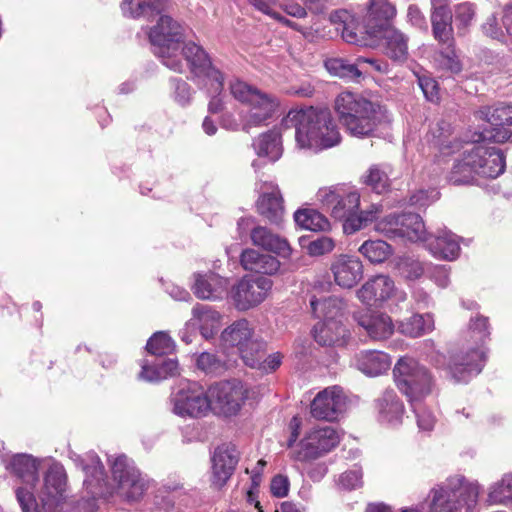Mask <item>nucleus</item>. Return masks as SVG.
<instances>
[{
  "label": "nucleus",
  "mask_w": 512,
  "mask_h": 512,
  "mask_svg": "<svg viewBox=\"0 0 512 512\" xmlns=\"http://www.w3.org/2000/svg\"><path fill=\"white\" fill-rule=\"evenodd\" d=\"M135 0H123L121 3V10L125 16L131 18L145 17L150 19L153 16L160 14L161 9L156 6H152L149 3L138 2L134 3Z\"/></svg>",
  "instance_id": "603ef678"
},
{
  "label": "nucleus",
  "mask_w": 512,
  "mask_h": 512,
  "mask_svg": "<svg viewBox=\"0 0 512 512\" xmlns=\"http://www.w3.org/2000/svg\"><path fill=\"white\" fill-rule=\"evenodd\" d=\"M347 398L338 386L320 391L311 403V415L318 420L336 421L344 414Z\"/></svg>",
  "instance_id": "a211bd4d"
},
{
  "label": "nucleus",
  "mask_w": 512,
  "mask_h": 512,
  "mask_svg": "<svg viewBox=\"0 0 512 512\" xmlns=\"http://www.w3.org/2000/svg\"><path fill=\"white\" fill-rule=\"evenodd\" d=\"M158 366V372H155L153 375H148L151 369L148 368L147 364H143L139 378L147 382H157L178 374V362L176 359L163 360Z\"/></svg>",
  "instance_id": "8fccbe9b"
},
{
  "label": "nucleus",
  "mask_w": 512,
  "mask_h": 512,
  "mask_svg": "<svg viewBox=\"0 0 512 512\" xmlns=\"http://www.w3.org/2000/svg\"><path fill=\"white\" fill-rule=\"evenodd\" d=\"M398 389L410 403L418 402L432 392L434 380L429 370L411 357H401L393 369Z\"/></svg>",
  "instance_id": "1a4fd4ad"
},
{
  "label": "nucleus",
  "mask_w": 512,
  "mask_h": 512,
  "mask_svg": "<svg viewBox=\"0 0 512 512\" xmlns=\"http://www.w3.org/2000/svg\"><path fill=\"white\" fill-rule=\"evenodd\" d=\"M82 469L86 474L84 485L91 489V493L97 494L94 489L101 486V482L104 480V467L95 454H90L87 459L81 461Z\"/></svg>",
  "instance_id": "c03bdc74"
},
{
  "label": "nucleus",
  "mask_w": 512,
  "mask_h": 512,
  "mask_svg": "<svg viewBox=\"0 0 512 512\" xmlns=\"http://www.w3.org/2000/svg\"><path fill=\"white\" fill-rule=\"evenodd\" d=\"M310 306L313 314L317 318H323V320L338 319L344 310V302L334 296H330L323 299H318L316 296H312L310 299Z\"/></svg>",
  "instance_id": "a19ab883"
},
{
  "label": "nucleus",
  "mask_w": 512,
  "mask_h": 512,
  "mask_svg": "<svg viewBox=\"0 0 512 512\" xmlns=\"http://www.w3.org/2000/svg\"><path fill=\"white\" fill-rule=\"evenodd\" d=\"M177 58L183 63V58L197 83L214 81L215 91L223 89L224 75L216 68L205 50L194 42H188L178 51Z\"/></svg>",
  "instance_id": "ddd939ff"
},
{
  "label": "nucleus",
  "mask_w": 512,
  "mask_h": 512,
  "mask_svg": "<svg viewBox=\"0 0 512 512\" xmlns=\"http://www.w3.org/2000/svg\"><path fill=\"white\" fill-rule=\"evenodd\" d=\"M358 252L372 264H381L389 259L393 247L384 240H366L358 248Z\"/></svg>",
  "instance_id": "79ce46f5"
},
{
  "label": "nucleus",
  "mask_w": 512,
  "mask_h": 512,
  "mask_svg": "<svg viewBox=\"0 0 512 512\" xmlns=\"http://www.w3.org/2000/svg\"><path fill=\"white\" fill-rule=\"evenodd\" d=\"M339 121L353 137L377 136L391 122L387 109L352 92H342L335 99Z\"/></svg>",
  "instance_id": "f03ea898"
},
{
  "label": "nucleus",
  "mask_w": 512,
  "mask_h": 512,
  "mask_svg": "<svg viewBox=\"0 0 512 512\" xmlns=\"http://www.w3.org/2000/svg\"><path fill=\"white\" fill-rule=\"evenodd\" d=\"M453 19L459 34H465L476 17V5L471 2H461L454 6Z\"/></svg>",
  "instance_id": "de8ad7c7"
},
{
  "label": "nucleus",
  "mask_w": 512,
  "mask_h": 512,
  "mask_svg": "<svg viewBox=\"0 0 512 512\" xmlns=\"http://www.w3.org/2000/svg\"><path fill=\"white\" fill-rule=\"evenodd\" d=\"M251 241L255 246L273 252L280 257L288 258L291 255V247L286 239L274 234L268 228L257 226L250 233Z\"/></svg>",
  "instance_id": "2f4dec72"
},
{
  "label": "nucleus",
  "mask_w": 512,
  "mask_h": 512,
  "mask_svg": "<svg viewBox=\"0 0 512 512\" xmlns=\"http://www.w3.org/2000/svg\"><path fill=\"white\" fill-rule=\"evenodd\" d=\"M253 148L259 157H266L271 162L278 161L283 154L280 132L273 129L260 134L254 139Z\"/></svg>",
  "instance_id": "e433bc0d"
},
{
  "label": "nucleus",
  "mask_w": 512,
  "mask_h": 512,
  "mask_svg": "<svg viewBox=\"0 0 512 512\" xmlns=\"http://www.w3.org/2000/svg\"><path fill=\"white\" fill-rule=\"evenodd\" d=\"M282 126L295 128V141L300 149L319 151L341 140L331 112L325 108L292 109L283 118Z\"/></svg>",
  "instance_id": "f257e3e1"
},
{
  "label": "nucleus",
  "mask_w": 512,
  "mask_h": 512,
  "mask_svg": "<svg viewBox=\"0 0 512 512\" xmlns=\"http://www.w3.org/2000/svg\"><path fill=\"white\" fill-rule=\"evenodd\" d=\"M375 230L389 239L413 243H425L429 234L420 215L414 213H391L376 222Z\"/></svg>",
  "instance_id": "9d476101"
},
{
  "label": "nucleus",
  "mask_w": 512,
  "mask_h": 512,
  "mask_svg": "<svg viewBox=\"0 0 512 512\" xmlns=\"http://www.w3.org/2000/svg\"><path fill=\"white\" fill-rule=\"evenodd\" d=\"M115 494L132 502L139 500L146 490V480L142 477L134 462L120 455L110 461Z\"/></svg>",
  "instance_id": "f8f14e48"
},
{
  "label": "nucleus",
  "mask_w": 512,
  "mask_h": 512,
  "mask_svg": "<svg viewBox=\"0 0 512 512\" xmlns=\"http://www.w3.org/2000/svg\"><path fill=\"white\" fill-rule=\"evenodd\" d=\"M325 67L331 75L350 80H358L363 73H368L369 70H360L359 64L349 63L343 58H331L325 61Z\"/></svg>",
  "instance_id": "37998d69"
},
{
  "label": "nucleus",
  "mask_w": 512,
  "mask_h": 512,
  "mask_svg": "<svg viewBox=\"0 0 512 512\" xmlns=\"http://www.w3.org/2000/svg\"><path fill=\"white\" fill-rule=\"evenodd\" d=\"M340 442V433L331 426L315 427L290 452L291 459L309 462L332 451Z\"/></svg>",
  "instance_id": "9b49d317"
},
{
  "label": "nucleus",
  "mask_w": 512,
  "mask_h": 512,
  "mask_svg": "<svg viewBox=\"0 0 512 512\" xmlns=\"http://www.w3.org/2000/svg\"><path fill=\"white\" fill-rule=\"evenodd\" d=\"M396 7L388 0H369L367 26L369 33L378 36V33L386 27L388 22L396 16Z\"/></svg>",
  "instance_id": "473e14b6"
},
{
  "label": "nucleus",
  "mask_w": 512,
  "mask_h": 512,
  "mask_svg": "<svg viewBox=\"0 0 512 512\" xmlns=\"http://www.w3.org/2000/svg\"><path fill=\"white\" fill-rule=\"evenodd\" d=\"M172 338L165 332H156L147 342L146 348L153 355H164L174 350Z\"/></svg>",
  "instance_id": "5fc2aeb1"
},
{
  "label": "nucleus",
  "mask_w": 512,
  "mask_h": 512,
  "mask_svg": "<svg viewBox=\"0 0 512 512\" xmlns=\"http://www.w3.org/2000/svg\"><path fill=\"white\" fill-rule=\"evenodd\" d=\"M430 22L433 38L440 45L453 47V13L450 0H430Z\"/></svg>",
  "instance_id": "aec40b11"
},
{
  "label": "nucleus",
  "mask_w": 512,
  "mask_h": 512,
  "mask_svg": "<svg viewBox=\"0 0 512 512\" xmlns=\"http://www.w3.org/2000/svg\"><path fill=\"white\" fill-rule=\"evenodd\" d=\"M447 47V50L441 51L436 61L438 62L439 66L451 73H459L462 69L461 63L452 47Z\"/></svg>",
  "instance_id": "bf43d9fd"
},
{
  "label": "nucleus",
  "mask_w": 512,
  "mask_h": 512,
  "mask_svg": "<svg viewBox=\"0 0 512 512\" xmlns=\"http://www.w3.org/2000/svg\"><path fill=\"white\" fill-rule=\"evenodd\" d=\"M355 367L367 376H378L387 372L391 366L388 354L382 351L367 350L354 357Z\"/></svg>",
  "instance_id": "7c9ffc66"
},
{
  "label": "nucleus",
  "mask_w": 512,
  "mask_h": 512,
  "mask_svg": "<svg viewBox=\"0 0 512 512\" xmlns=\"http://www.w3.org/2000/svg\"><path fill=\"white\" fill-rule=\"evenodd\" d=\"M251 4L258 9L259 11L273 17L274 19L278 20L285 26H288L294 30H300V27L297 23L283 17L277 12H274L272 10V5L276 3L277 0H250Z\"/></svg>",
  "instance_id": "13d9d810"
},
{
  "label": "nucleus",
  "mask_w": 512,
  "mask_h": 512,
  "mask_svg": "<svg viewBox=\"0 0 512 512\" xmlns=\"http://www.w3.org/2000/svg\"><path fill=\"white\" fill-rule=\"evenodd\" d=\"M295 223L306 230L323 231L329 227L325 216L314 209H299L294 213Z\"/></svg>",
  "instance_id": "49530a36"
},
{
  "label": "nucleus",
  "mask_w": 512,
  "mask_h": 512,
  "mask_svg": "<svg viewBox=\"0 0 512 512\" xmlns=\"http://www.w3.org/2000/svg\"><path fill=\"white\" fill-rule=\"evenodd\" d=\"M349 336V330L339 319L323 320L313 328V337L322 346H345Z\"/></svg>",
  "instance_id": "c85d7f7f"
},
{
  "label": "nucleus",
  "mask_w": 512,
  "mask_h": 512,
  "mask_svg": "<svg viewBox=\"0 0 512 512\" xmlns=\"http://www.w3.org/2000/svg\"><path fill=\"white\" fill-rule=\"evenodd\" d=\"M449 270L445 265H428L427 273L439 287L445 288L449 284Z\"/></svg>",
  "instance_id": "69168bd1"
},
{
  "label": "nucleus",
  "mask_w": 512,
  "mask_h": 512,
  "mask_svg": "<svg viewBox=\"0 0 512 512\" xmlns=\"http://www.w3.org/2000/svg\"><path fill=\"white\" fill-rule=\"evenodd\" d=\"M505 170V157L495 148L470 144L457 159L449 175L456 185L480 184L481 179H494Z\"/></svg>",
  "instance_id": "7ed1b4c3"
},
{
  "label": "nucleus",
  "mask_w": 512,
  "mask_h": 512,
  "mask_svg": "<svg viewBox=\"0 0 512 512\" xmlns=\"http://www.w3.org/2000/svg\"><path fill=\"white\" fill-rule=\"evenodd\" d=\"M469 333L476 346L454 355L447 366L451 377L459 383L468 382L484 367L486 361L484 344L490 336L488 318L481 315L472 318L469 324Z\"/></svg>",
  "instance_id": "39448f33"
},
{
  "label": "nucleus",
  "mask_w": 512,
  "mask_h": 512,
  "mask_svg": "<svg viewBox=\"0 0 512 512\" xmlns=\"http://www.w3.org/2000/svg\"><path fill=\"white\" fill-rule=\"evenodd\" d=\"M435 329L434 317L430 313L413 314L398 323V331L411 338L421 337Z\"/></svg>",
  "instance_id": "58836bf2"
},
{
  "label": "nucleus",
  "mask_w": 512,
  "mask_h": 512,
  "mask_svg": "<svg viewBox=\"0 0 512 512\" xmlns=\"http://www.w3.org/2000/svg\"><path fill=\"white\" fill-rule=\"evenodd\" d=\"M317 200L330 212L336 220L347 218L350 213L357 212L360 205V194L351 188H321L317 192Z\"/></svg>",
  "instance_id": "dca6fc26"
},
{
  "label": "nucleus",
  "mask_w": 512,
  "mask_h": 512,
  "mask_svg": "<svg viewBox=\"0 0 512 512\" xmlns=\"http://www.w3.org/2000/svg\"><path fill=\"white\" fill-rule=\"evenodd\" d=\"M334 249V241L329 237H320L311 241L307 247L308 253L312 256H320L331 252Z\"/></svg>",
  "instance_id": "0e129e2a"
},
{
  "label": "nucleus",
  "mask_w": 512,
  "mask_h": 512,
  "mask_svg": "<svg viewBox=\"0 0 512 512\" xmlns=\"http://www.w3.org/2000/svg\"><path fill=\"white\" fill-rule=\"evenodd\" d=\"M173 412L180 417L198 418L212 408L211 398L201 387L179 390L172 398Z\"/></svg>",
  "instance_id": "6ab92c4d"
},
{
  "label": "nucleus",
  "mask_w": 512,
  "mask_h": 512,
  "mask_svg": "<svg viewBox=\"0 0 512 512\" xmlns=\"http://www.w3.org/2000/svg\"><path fill=\"white\" fill-rule=\"evenodd\" d=\"M5 469L17 477L28 489H34L39 480L40 460L26 453L1 455Z\"/></svg>",
  "instance_id": "4be33fe9"
},
{
  "label": "nucleus",
  "mask_w": 512,
  "mask_h": 512,
  "mask_svg": "<svg viewBox=\"0 0 512 512\" xmlns=\"http://www.w3.org/2000/svg\"><path fill=\"white\" fill-rule=\"evenodd\" d=\"M439 198V192L435 189L420 190L413 194L410 198L411 204L424 207L435 202Z\"/></svg>",
  "instance_id": "774afa93"
},
{
  "label": "nucleus",
  "mask_w": 512,
  "mask_h": 512,
  "mask_svg": "<svg viewBox=\"0 0 512 512\" xmlns=\"http://www.w3.org/2000/svg\"><path fill=\"white\" fill-rule=\"evenodd\" d=\"M338 485L346 490H353L362 486V470L355 467L342 473L338 479Z\"/></svg>",
  "instance_id": "680f3d73"
},
{
  "label": "nucleus",
  "mask_w": 512,
  "mask_h": 512,
  "mask_svg": "<svg viewBox=\"0 0 512 512\" xmlns=\"http://www.w3.org/2000/svg\"><path fill=\"white\" fill-rule=\"evenodd\" d=\"M239 460V454L232 445L217 447L212 456L211 482L215 488H222L232 476Z\"/></svg>",
  "instance_id": "b1692460"
},
{
  "label": "nucleus",
  "mask_w": 512,
  "mask_h": 512,
  "mask_svg": "<svg viewBox=\"0 0 512 512\" xmlns=\"http://www.w3.org/2000/svg\"><path fill=\"white\" fill-rule=\"evenodd\" d=\"M197 367L207 374L218 375L227 369L224 359L214 353H201L196 360Z\"/></svg>",
  "instance_id": "864d4df0"
},
{
  "label": "nucleus",
  "mask_w": 512,
  "mask_h": 512,
  "mask_svg": "<svg viewBox=\"0 0 512 512\" xmlns=\"http://www.w3.org/2000/svg\"><path fill=\"white\" fill-rule=\"evenodd\" d=\"M365 183L376 193L385 192L389 187V178L387 174L378 167H371L365 177Z\"/></svg>",
  "instance_id": "4d7b16f0"
},
{
  "label": "nucleus",
  "mask_w": 512,
  "mask_h": 512,
  "mask_svg": "<svg viewBox=\"0 0 512 512\" xmlns=\"http://www.w3.org/2000/svg\"><path fill=\"white\" fill-rule=\"evenodd\" d=\"M480 119L486 120L492 128L483 134L484 140L496 143L512 142V106L500 104L493 109L485 107L477 112Z\"/></svg>",
  "instance_id": "f3484780"
},
{
  "label": "nucleus",
  "mask_w": 512,
  "mask_h": 512,
  "mask_svg": "<svg viewBox=\"0 0 512 512\" xmlns=\"http://www.w3.org/2000/svg\"><path fill=\"white\" fill-rule=\"evenodd\" d=\"M357 325L374 341H383L392 336L395 330L392 318L383 312L360 310L353 314Z\"/></svg>",
  "instance_id": "5701e85b"
},
{
  "label": "nucleus",
  "mask_w": 512,
  "mask_h": 512,
  "mask_svg": "<svg viewBox=\"0 0 512 512\" xmlns=\"http://www.w3.org/2000/svg\"><path fill=\"white\" fill-rule=\"evenodd\" d=\"M379 37L384 40L386 54L394 61H404L408 55V38L394 27H386Z\"/></svg>",
  "instance_id": "4c0bfd02"
},
{
  "label": "nucleus",
  "mask_w": 512,
  "mask_h": 512,
  "mask_svg": "<svg viewBox=\"0 0 512 512\" xmlns=\"http://www.w3.org/2000/svg\"><path fill=\"white\" fill-rule=\"evenodd\" d=\"M222 316L212 307L197 304L192 309V317L187 321V328L199 329L205 339L213 337L221 326Z\"/></svg>",
  "instance_id": "cd10ccee"
},
{
  "label": "nucleus",
  "mask_w": 512,
  "mask_h": 512,
  "mask_svg": "<svg viewBox=\"0 0 512 512\" xmlns=\"http://www.w3.org/2000/svg\"><path fill=\"white\" fill-rule=\"evenodd\" d=\"M418 84L428 101L436 102L439 100V87L437 82L426 74L415 73Z\"/></svg>",
  "instance_id": "052dcab7"
},
{
  "label": "nucleus",
  "mask_w": 512,
  "mask_h": 512,
  "mask_svg": "<svg viewBox=\"0 0 512 512\" xmlns=\"http://www.w3.org/2000/svg\"><path fill=\"white\" fill-rule=\"evenodd\" d=\"M428 141L439 148L443 154L454 152V146L458 147L456 138L452 136V128L444 119L437 120L429 130Z\"/></svg>",
  "instance_id": "ea45409f"
},
{
  "label": "nucleus",
  "mask_w": 512,
  "mask_h": 512,
  "mask_svg": "<svg viewBox=\"0 0 512 512\" xmlns=\"http://www.w3.org/2000/svg\"><path fill=\"white\" fill-rule=\"evenodd\" d=\"M481 487L477 482H468L463 477L449 479L444 485L429 493V512H458L462 506H475Z\"/></svg>",
  "instance_id": "0eeeda50"
},
{
  "label": "nucleus",
  "mask_w": 512,
  "mask_h": 512,
  "mask_svg": "<svg viewBox=\"0 0 512 512\" xmlns=\"http://www.w3.org/2000/svg\"><path fill=\"white\" fill-rule=\"evenodd\" d=\"M240 261L245 270L261 274H274L280 267V262L275 257L261 254L254 249L244 250Z\"/></svg>",
  "instance_id": "c9c22d12"
},
{
  "label": "nucleus",
  "mask_w": 512,
  "mask_h": 512,
  "mask_svg": "<svg viewBox=\"0 0 512 512\" xmlns=\"http://www.w3.org/2000/svg\"><path fill=\"white\" fill-rule=\"evenodd\" d=\"M379 421L396 426L402 422L404 405L393 390H386L376 401Z\"/></svg>",
  "instance_id": "72a5a7b5"
},
{
  "label": "nucleus",
  "mask_w": 512,
  "mask_h": 512,
  "mask_svg": "<svg viewBox=\"0 0 512 512\" xmlns=\"http://www.w3.org/2000/svg\"><path fill=\"white\" fill-rule=\"evenodd\" d=\"M194 294L203 300H220L227 294L228 281L216 273L195 274Z\"/></svg>",
  "instance_id": "c756f323"
},
{
  "label": "nucleus",
  "mask_w": 512,
  "mask_h": 512,
  "mask_svg": "<svg viewBox=\"0 0 512 512\" xmlns=\"http://www.w3.org/2000/svg\"><path fill=\"white\" fill-rule=\"evenodd\" d=\"M330 271L336 285L343 289H351L362 280L364 266L356 255L340 254L331 262Z\"/></svg>",
  "instance_id": "412c9836"
},
{
  "label": "nucleus",
  "mask_w": 512,
  "mask_h": 512,
  "mask_svg": "<svg viewBox=\"0 0 512 512\" xmlns=\"http://www.w3.org/2000/svg\"><path fill=\"white\" fill-rule=\"evenodd\" d=\"M15 494L22 512H63L67 499V476L63 466L54 463L48 468L37 489V498L27 487H18Z\"/></svg>",
  "instance_id": "20e7f679"
},
{
  "label": "nucleus",
  "mask_w": 512,
  "mask_h": 512,
  "mask_svg": "<svg viewBox=\"0 0 512 512\" xmlns=\"http://www.w3.org/2000/svg\"><path fill=\"white\" fill-rule=\"evenodd\" d=\"M425 247L438 259L453 261L460 254L458 237L451 231L440 229L436 234H428Z\"/></svg>",
  "instance_id": "bb28decb"
},
{
  "label": "nucleus",
  "mask_w": 512,
  "mask_h": 512,
  "mask_svg": "<svg viewBox=\"0 0 512 512\" xmlns=\"http://www.w3.org/2000/svg\"><path fill=\"white\" fill-rule=\"evenodd\" d=\"M394 281L387 275H376L357 290L358 299L366 305H378L387 301L394 293Z\"/></svg>",
  "instance_id": "a878e982"
},
{
  "label": "nucleus",
  "mask_w": 512,
  "mask_h": 512,
  "mask_svg": "<svg viewBox=\"0 0 512 512\" xmlns=\"http://www.w3.org/2000/svg\"><path fill=\"white\" fill-rule=\"evenodd\" d=\"M416 414L418 428L422 431L430 432L436 424V418L431 411L417 407L415 402L411 403Z\"/></svg>",
  "instance_id": "e2e57ef3"
},
{
  "label": "nucleus",
  "mask_w": 512,
  "mask_h": 512,
  "mask_svg": "<svg viewBox=\"0 0 512 512\" xmlns=\"http://www.w3.org/2000/svg\"><path fill=\"white\" fill-rule=\"evenodd\" d=\"M396 268L403 277L409 280L418 279L428 271V265L425 266L418 259L410 256L399 257Z\"/></svg>",
  "instance_id": "3c124183"
},
{
  "label": "nucleus",
  "mask_w": 512,
  "mask_h": 512,
  "mask_svg": "<svg viewBox=\"0 0 512 512\" xmlns=\"http://www.w3.org/2000/svg\"><path fill=\"white\" fill-rule=\"evenodd\" d=\"M256 338L254 328L246 319L234 321L231 325L221 333V340L224 345L236 347L237 350L242 348Z\"/></svg>",
  "instance_id": "f704fd0d"
},
{
  "label": "nucleus",
  "mask_w": 512,
  "mask_h": 512,
  "mask_svg": "<svg viewBox=\"0 0 512 512\" xmlns=\"http://www.w3.org/2000/svg\"><path fill=\"white\" fill-rule=\"evenodd\" d=\"M272 285L267 277H243L231 287L228 295L236 310L248 311L266 299Z\"/></svg>",
  "instance_id": "4468645a"
},
{
  "label": "nucleus",
  "mask_w": 512,
  "mask_h": 512,
  "mask_svg": "<svg viewBox=\"0 0 512 512\" xmlns=\"http://www.w3.org/2000/svg\"><path fill=\"white\" fill-rule=\"evenodd\" d=\"M290 481L287 476L278 474L271 480L270 490L273 496L283 498L288 495Z\"/></svg>",
  "instance_id": "338daca9"
},
{
  "label": "nucleus",
  "mask_w": 512,
  "mask_h": 512,
  "mask_svg": "<svg viewBox=\"0 0 512 512\" xmlns=\"http://www.w3.org/2000/svg\"><path fill=\"white\" fill-rule=\"evenodd\" d=\"M487 502L507 505L512 502V473L505 474L488 488Z\"/></svg>",
  "instance_id": "a18cd8bd"
},
{
  "label": "nucleus",
  "mask_w": 512,
  "mask_h": 512,
  "mask_svg": "<svg viewBox=\"0 0 512 512\" xmlns=\"http://www.w3.org/2000/svg\"><path fill=\"white\" fill-rule=\"evenodd\" d=\"M208 393L212 408L225 416L237 414L247 398V388L238 380L216 383Z\"/></svg>",
  "instance_id": "2eb2a0df"
},
{
  "label": "nucleus",
  "mask_w": 512,
  "mask_h": 512,
  "mask_svg": "<svg viewBox=\"0 0 512 512\" xmlns=\"http://www.w3.org/2000/svg\"><path fill=\"white\" fill-rule=\"evenodd\" d=\"M229 89L237 101L248 107L242 119L245 131L264 125L279 107V101L275 96L240 79L231 80Z\"/></svg>",
  "instance_id": "423d86ee"
},
{
  "label": "nucleus",
  "mask_w": 512,
  "mask_h": 512,
  "mask_svg": "<svg viewBox=\"0 0 512 512\" xmlns=\"http://www.w3.org/2000/svg\"><path fill=\"white\" fill-rule=\"evenodd\" d=\"M171 85L173 87V99L180 106H187L191 103L193 97V89L191 86L180 78H172Z\"/></svg>",
  "instance_id": "6e6d98bb"
},
{
  "label": "nucleus",
  "mask_w": 512,
  "mask_h": 512,
  "mask_svg": "<svg viewBox=\"0 0 512 512\" xmlns=\"http://www.w3.org/2000/svg\"><path fill=\"white\" fill-rule=\"evenodd\" d=\"M256 206L258 213L270 223L279 224L284 215L283 198L277 184L264 182L260 186Z\"/></svg>",
  "instance_id": "393cba45"
},
{
  "label": "nucleus",
  "mask_w": 512,
  "mask_h": 512,
  "mask_svg": "<svg viewBox=\"0 0 512 512\" xmlns=\"http://www.w3.org/2000/svg\"><path fill=\"white\" fill-rule=\"evenodd\" d=\"M183 39L182 26L170 16L161 15L149 32L153 52L172 71L183 73L185 64L177 58Z\"/></svg>",
  "instance_id": "6e6552de"
},
{
  "label": "nucleus",
  "mask_w": 512,
  "mask_h": 512,
  "mask_svg": "<svg viewBox=\"0 0 512 512\" xmlns=\"http://www.w3.org/2000/svg\"><path fill=\"white\" fill-rule=\"evenodd\" d=\"M266 344L258 337L254 338L249 345H245L238 350L245 365L258 369L261 360L265 356Z\"/></svg>",
  "instance_id": "09e8293b"
}]
</instances>
